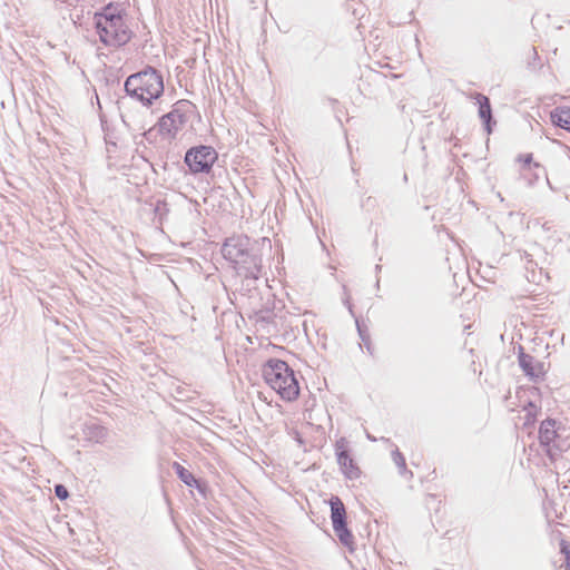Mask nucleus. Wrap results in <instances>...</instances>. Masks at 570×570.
I'll return each mask as SVG.
<instances>
[{
	"instance_id": "f257e3e1",
	"label": "nucleus",
	"mask_w": 570,
	"mask_h": 570,
	"mask_svg": "<svg viewBox=\"0 0 570 570\" xmlns=\"http://www.w3.org/2000/svg\"><path fill=\"white\" fill-rule=\"evenodd\" d=\"M125 9L108 4L96 14V28L100 41L112 48L125 46L132 37V31L126 22Z\"/></svg>"
},
{
	"instance_id": "f03ea898",
	"label": "nucleus",
	"mask_w": 570,
	"mask_h": 570,
	"mask_svg": "<svg viewBox=\"0 0 570 570\" xmlns=\"http://www.w3.org/2000/svg\"><path fill=\"white\" fill-rule=\"evenodd\" d=\"M266 384L285 402H294L299 396V383L288 364L278 358L268 360L262 367Z\"/></svg>"
},
{
	"instance_id": "7ed1b4c3",
	"label": "nucleus",
	"mask_w": 570,
	"mask_h": 570,
	"mask_svg": "<svg viewBox=\"0 0 570 570\" xmlns=\"http://www.w3.org/2000/svg\"><path fill=\"white\" fill-rule=\"evenodd\" d=\"M125 89L129 95L149 105L164 91L163 77L155 69L148 68L129 76Z\"/></svg>"
},
{
	"instance_id": "20e7f679",
	"label": "nucleus",
	"mask_w": 570,
	"mask_h": 570,
	"mask_svg": "<svg viewBox=\"0 0 570 570\" xmlns=\"http://www.w3.org/2000/svg\"><path fill=\"white\" fill-rule=\"evenodd\" d=\"M218 159V153L212 146H196L186 151L185 164L193 174H208Z\"/></svg>"
},
{
	"instance_id": "39448f33",
	"label": "nucleus",
	"mask_w": 570,
	"mask_h": 570,
	"mask_svg": "<svg viewBox=\"0 0 570 570\" xmlns=\"http://www.w3.org/2000/svg\"><path fill=\"white\" fill-rule=\"evenodd\" d=\"M330 507L331 520L335 534L337 535L342 544L346 547H352L354 543V537L350 529L347 528V515L343 501L338 497L333 495L330 499Z\"/></svg>"
},
{
	"instance_id": "423d86ee",
	"label": "nucleus",
	"mask_w": 570,
	"mask_h": 570,
	"mask_svg": "<svg viewBox=\"0 0 570 570\" xmlns=\"http://www.w3.org/2000/svg\"><path fill=\"white\" fill-rule=\"evenodd\" d=\"M335 451L337 456V463L343 472V474L351 480L358 479L361 476V469L351 456L346 449V443L344 440L336 442Z\"/></svg>"
},
{
	"instance_id": "0eeeda50",
	"label": "nucleus",
	"mask_w": 570,
	"mask_h": 570,
	"mask_svg": "<svg viewBox=\"0 0 570 570\" xmlns=\"http://www.w3.org/2000/svg\"><path fill=\"white\" fill-rule=\"evenodd\" d=\"M222 254L224 258L235 265L245 263L248 256L244 242L238 238L227 239L222 247Z\"/></svg>"
},
{
	"instance_id": "6e6552de",
	"label": "nucleus",
	"mask_w": 570,
	"mask_h": 570,
	"mask_svg": "<svg viewBox=\"0 0 570 570\" xmlns=\"http://www.w3.org/2000/svg\"><path fill=\"white\" fill-rule=\"evenodd\" d=\"M519 364L530 379H542L547 374L546 365L524 353L522 347H520Z\"/></svg>"
},
{
	"instance_id": "1a4fd4ad",
	"label": "nucleus",
	"mask_w": 570,
	"mask_h": 570,
	"mask_svg": "<svg viewBox=\"0 0 570 570\" xmlns=\"http://www.w3.org/2000/svg\"><path fill=\"white\" fill-rule=\"evenodd\" d=\"M558 438V423L553 419H546L539 428V441L542 445H550Z\"/></svg>"
},
{
	"instance_id": "9d476101",
	"label": "nucleus",
	"mask_w": 570,
	"mask_h": 570,
	"mask_svg": "<svg viewBox=\"0 0 570 570\" xmlns=\"http://www.w3.org/2000/svg\"><path fill=\"white\" fill-rule=\"evenodd\" d=\"M183 125V116L178 112H169L161 117L159 128L167 135H175Z\"/></svg>"
},
{
	"instance_id": "9b49d317",
	"label": "nucleus",
	"mask_w": 570,
	"mask_h": 570,
	"mask_svg": "<svg viewBox=\"0 0 570 570\" xmlns=\"http://www.w3.org/2000/svg\"><path fill=\"white\" fill-rule=\"evenodd\" d=\"M551 121L570 132V107H558L551 111Z\"/></svg>"
},
{
	"instance_id": "f8f14e48",
	"label": "nucleus",
	"mask_w": 570,
	"mask_h": 570,
	"mask_svg": "<svg viewBox=\"0 0 570 570\" xmlns=\"http://www.w3.org/2000/svg\"><path fill=\"white\" fill-rule=\"evenodd\" d=\"M475 99H476V102L479 105V116L480 118L489 125L490 120H491V106H490V101H489V98L481 95V94H478L475 96Z\"/></svg>"
},
{
	"instance_id": "ddd939ff",
	"label": "nucleus",
	"mask_w": 570,
	"mask_h": 570,
	"mask_svg": "<svg viewBox=\"0 0 570 570\" xmlns=\"http://www.w3.org/2000/svg\"><path fill=\"white\" fill-rule=\"evenodd\" d=\"M392 460L394 464L397 466L401 474L405 475L407 479L413 478L412 471L407 470L406 468L405 458L399 450L392 452Z\"/></svg>"
},
{
	"instance_id": "4468645a",
	"label": "nucleus",
	"mask_w": 570,
	"mask_h": 570,
	"mask_svg": "<svg viewBox=\"0 0 570 570\" xmlns=\"http://www.w3.org/2000/svg\"><path fill=\"white\" fill-rule=\"evenodd\" d=\"M174 468L176 470V473L178 474V476L185 484L193 487L197 483L194 475L187 469H185L181 464L176 462V463H174Z\"/></svg>"
},
{
	"instance_id": "2eb2a0df",
	"label": "nucleus",
	"mask_w": 570,
	"mask_h": 570,
	"mask_svg": "<svg viewBox=\"0 0 570 570\" xmlns=\"http://www.w3.org/2000/svg\"><path fill=\"white\" fill-rule=\"evenodd\" d=\"M423 468L426 470V473H424L421 476V481L425 482V481H433V480H435V478H436V469L432 464H430L429 462H424Z\"/></svg>"
},
{
	"instance_id": "dca6fc26",
	"label": "nucleus",
	"mask_w": 570,
	"mask_h": 570,
	"mask_svg": "<svg viewBox=\"0 0 570 570\" xmlns=\"http://www.w3.org/2000/svg\"><path fill=\"white\" fill-rule=\"evenodd\" d=\"M561 553L564 554L566 558V570H570V542L562 540L560 543Z\"/></svg>"
},
{
	"instance_id": "f3484780",
	"label": "nucleus",
	"mask_w": 570,
	"mask_h": 570,
	"mask_svg": "<svg viewBox=\"0 0 570 570\" xmlns=\"http://www.w3.org/2000/svg\"><path fill=\"white\" fill-rule=\"evenodd\" d=\"M517 160L524 167L529 168L530 165L533 163V156L532 154H522L520 155Z\"/></svg>"
},
{
	"instance_id": "a211bd4d",
	"label": "nucleus",
	"mask_w": 570,
	"mask_h": 570,
	"mask_svg": "<svg viewBox=\"0 0 570 570\" xmlns=\"http://www.w3.org/2000/svg\"><path fill=\"white\" fill-rule=\"evenodd\" d=\"M55 493L60 500H66L69 495L68 490L62 484L56 485Z\"/></svg>"
},
{
	"instance_id": "6ab92c4d",
	"label": "nucleus",
	"mask_w": 570,
	"mask_h": 570,
	"mask_svg": "<svg viewBox=\"0 0 570 570\" xmlns=\"http://www.w3.org/2000/svg\"><path fill=\"white\" fill-rule=\"evenodd\" d=\"M530 407L533 410V412L531 413V415H532V421H533V420H534V417L537 416L538 407H537V406H534V405H532V404H530Z\"/></svg>"
}]
</instances>
